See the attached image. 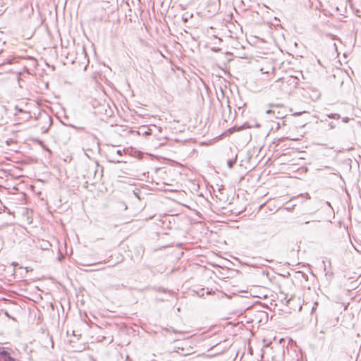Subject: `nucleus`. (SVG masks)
Wrapping results in <instances>:
<instances>
[{
	"label": "nucleus",
	"mask_w": 361,
	"mask_h": 361,
	"mask_svg": "<svg viewBox=\"0 0 361 361\" xmlns=\"http://www.w3.org/2000/svg\"><path fill=\"white\" fill-rule=\"evenodd\" d=\"M266 113L269 115L274 116L277 119L283 118L286 116V106L283 104H271L269 109Z\"/></svg>",
	"instance_id": "nucleus-1"
},
{
	"label": "nucleus",
	"mask_w": 361,
	"mask_h": 361,
	"mask_svg": "<svg viewBox=\"0 0 361 361\" xmlns=\"http://www.w3.org/2000/svg\"><path fill=\"white\" fill-rule=\"evenodd\" d=\"M0 360L2 361H15L6 351L0 352Z\"/></svg>",
	"instance_id": "nucleus-2"
}]
</instances>
